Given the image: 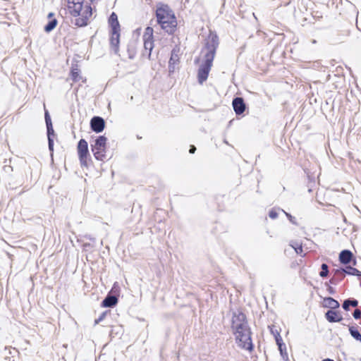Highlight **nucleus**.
Masks as SVG:
<instances>
[{
    "instance_id": "obj_1",
    "label": "nucleus",
    "mask_w": 361,
    "mask_h": 361,
    "mask_svg": "<svg viewBox=\"0 0 361 361\" xmlns=\"http://www.w3.org/2000/svg\"><path fill=\"white\" fill-rule=\"evenodd\" d=\"M231 329L238 345L243 349L251 351L253 349L251 331L244 313L241 312L233 313Z\"/></svg>"
},
{
    "instance_id": "obj_2",
    "label": "nucleus",
    "mask_w": 361,
    "mask_h": 361,
    "mask_svg": "<svg viewBox=\"0 0 361 361\" xmlns=\"http://www.w3.org/2000/svg\"><path fill=\"white\" fill-rule=\"evenodd\" d=\"M219 44V37L216 33L210 31L201 51L203 54V61L197 73L200 83H203L208 78Z\"/></svg>"
},
{
    "instance_id": "obj_3",
    "label": "nucleus",
    "mask_w": 361,
    "mask_h": 361,
    "mask_svg": "<svg viewBox=\"0 0 361 361\" xmlns=\"http://www.w3.org/2000/svg\"><path fill=\"white\" fill-rule=\"evenodd\" d=\"M156 17L161 29L169 35L174 33L177 21L173 11L168 5H161L158 7L156 10Z\"/></svg>"
},
{
    "instance_id": "obj_4",
    "label": "nucleus",
    "mask_w": 361,
    "mask_h": 361,
    "mask_svg": "<svg viewBox=\"0 0 361 361\" xmlns=\"http://www.w3.org/2000/svg\"><path fill=\"white\" fill-rule=\"evenodd\" d=\"M109 25L111 29L110 44L113 51L117 54L119 50L120 24L116 13L112 12L109 18Z\"/></svg>"
},
{
    "instance_id": "obj_5",
    "label": "nucleus",
    "mask_w": 361,
    "mask_h": 361,
    "mask_svg": "<svg viewBox=\"0 0 361 361\" xmlns=\"http://www.w3.org/2000/svg\"><path fill=\"white\" fill-rule=\"evenodd\" d=\"M106 137L104 135L99 136L91 145V149L96 159L103 161L106 159Z\"/></svg>"
},
{
    "instance_id": "obj_6",
    "label": "nucleus",
    "mask_w": 361,
    "mask_h": 361,
    "mask_svg": "<svg viewBox=\"0 0 361 361\" xmlns=\"http://www.w3.org/2000/svg\"><path fill=\"white\" fill-rule=\"evenodd\" d=\"M154 30L151 27H147L143 35L144 50L142 53L143 57L151 59L152 51L154 48L153 39Z\"/></svg>"
},
{
    "instance_id": "obj_7",
    "label": "nucleus",
    "mask_w": 361,
    "mask_h": 361,
    "mask_svg": "<svg viewBox=\"0 0 361 361\" xmlns=\"http://www.w3.org/2000/svg\"><path fill=\"white\" fill-rule=\"evenodd\" d=\"M78 154L82 167L87 166L88 144L85 139H80L78 143Z\"/></svg>"
},
{
    "instance_id": "obj_8",
    "label": "nucleus",
    "mask_w": 361,
    "mask_h": 361,
    "mask_svg": "<svg viewBox=\"0 0 361 361\" xmlns=\"http://www.w3.org/2000/svg\"><path fill=\"white\" fill-rule=\"evenodd\" d=\"M92 7L90 5L82 6L80 14L75 20L74 25L78 27H84L87 25L88 19L92 16Z\"/></svg>"
},
{
    "instance_id": "obj_9",
    "label": "nucleus",
    "mask_w": 361,
    "mask_h": 361,
    "mask_svg": "<svg viewBox=\"0 0 361 361\" xmlns=\"http://www.w3.org/2000/svg\"><path fill=\"white\" fill-rule=\"evenodd\" d=\"M44 118L47 130V138H48V147L50 152H53L54 151V139L53 136H54V130L53 128L51 120L50 115L47 110L45 109L44 112Z\"/></svg>"
},
{
    "instance_id": "obj_10",
    "label": "nucleus",
    "mask_w": 361,
    "mask_h": 361,
    "mask_svg": "<svg viewBox=\"0 0 361 361\" xmlns=\"http://www.w3.org/2000/svg\"><path fill=\"white\" fill-rule=\"evenodd\" d=\"M68 8L73 16H78L82 11L84 0H67Z\"/></svg>"
},
{
    "instance_id": "obj_11",
    "label": "nucleus",
    "mask_w": 361,
    "mask_h": 361,
    "mask_svg": "<svg viewBox=\"0 0 361 361\" xmlns=\"http://www.w3.org/2000/svg\"><path fill=\"white\" fill-rule=\"evenodd\" d=\"M105 127V121L100 116H94L90 121L91 130L97 133L102 132Z\"/></svg>"
},
{
    "instance_id": "obj_12",
    "label": "nucleus",
    "mask_w": 361,
    "mask_h": 361,
    "mask_svg": "<svg viewBox=\"0 0 361 361\" xmlns=\"http://www.w3.org/2000/svg\"><path fill=\"white\" fill-rule=\"evenodd\" d=\"M233 108L237 115L242 114L245 110V104L242 97H237L232 102Z\"/></svg>"
},
{
    "instance_id": "obj_13",
    "label": "nucleus",
    "mask_w": 361,
    "mask_h": 361,
    "mask_svg": "<svg viewBox=\"0 0 361 361\" xmlns=\"http://www.w3.org/2000/svg\"><path fill=\"white\" fill-rule=\"evenodd\" d=\"M325 318L326 320L331 323L333 322H339L343 320L342 316L339 314V312L329 310L325 313Z\"/></svg>"
},
{
    "instance_id": "obj_14",
    "label": "nucleus",
    "mask_w": 361,
    "mask_h": 361,
    "mask_svg": "<svg viewBox=\"0 0 361 361\" xmlns=\"http://www.w3.org/2000/svg\"><path fill=\"white\" fill-rule=\"evenodd\" d=\"M118 302V298L116 296L113 295H107L106 297L103 300L102 306L104 307H112L115 306Z\"/></svg>"
},
{
    "instance_id": "obj_15",
    "label": "nucleus",
    "mask_w": 361,
    "mask_h": 361,
    "mask_svg": "<svg viewBox=\"0 0 361 361\" xmlns=\"http://www.w3.org/2000/svg\"><path fill=\"white\" fill-rule=\"evenodd\" d=\"M353 253L351 251L348 250H343L341 252L339 255V260L341 263L343 264H348L350 262L352 257H353Z\"/></svg>"
},
{
    "instance_id": "obj_16",
    "label": "nucleus",
    "mask_w": 361,
    "mask_h": 361,
    "mask_svg": "<svg viewBox=\"0 0 361 361\" xmlns=\"http://www.w3.org/2000/svg\"><path fill=\"white\" fill-rule=\"evenodd\" d=\"M324 307L330 308L331 310H335L339 307V302L331 297H327L324 299Z\"/></svg>"
},
{
    "instance_id": "obj_17",
    "label": "nucleus",
    "mask_w": 361,
    "mask_h": 361,
    "mask_svg": "<svg viewBox=\"0 0 361 361\" xmlns=\"http://www.w3.org/2000/svg\"><path fill=\"white\" fill-rule=\"evenodd\" d=\"M344 270L343 268L336 269L333 271L334 276L330 279V283L332 284H337L339 281H341L345 277V273H338L337 271Z\"/></svg>"
},
{
    "instance_id": "obj_18",
    "label": "nucleus",
    "mask_w": 361,
    "mask_h": 361,
    "mask_svg": "<svg viewBox=\"0 0 361 361\" xmlns=\"http://www.w3.org/2000/svg\"><path fill=\"white\" fill-rule=\"evenodd\" d=\"M337 272L340 274L345 273V275L348 274L361 277V271L350 266L346 267L345 269H344V270L337 271Z\"/></svg>"
},
{
    "instance_id": "obj_19",
    "label": "nucleus",
    "mask_w": 361,
    "mask_h": 361,
    "mask_svg": "<svg viewBox=\"0 0 361 361\" xmlns=\"http://www.w3.org/2000/svg\"><path fill=\"white\" fill-rule=\"evenodd\" d=\"M357 305L358 301L356 299L350 298L345 300L342 304V307L345 311H348L350 310V306L355 307Z\"/></svg>"
},
{
    "instance_id": "obj_20",
    "label": "nucleus",
    "mask_w": 361,
    "mask_h": 361,
    "mask_svg": "<svg viewBox=\"0 0 361 361\" xmlns=\"http://www.w3.org/2000/svg\"><path fill=\"white\" fill-rule=\"evenodd\" d=\"M57 23L58 21L56 18H52L49 20L48 23L44 26V31L47 32H50L56 27Z\"/></svg>"
},
{
    "instance_id": "obj_21",
    "label": "nucleus",
    "mask_w": 361,
    "mask_h": 361,
    "mask_svg": "<svg viewBox=\"0 0 361 361\" xmlns=\"http://www.w3.org/2000/svg\"><path fill=\"white\" fill-rule=\"evenodd\" d=\"M349 332L353 338H354L355 340L361 342V334L357 329V328H355L354 326H350Z\"/></svg>"
},
{
    "instance_id": "obj_22",
    "label": "nucleus",
    "mask_w": 361,
    "mask_h": 361,
    "mask_svg": "<svg viewBox=\"0 0 361 361\" xmlns=\"http://www.w3.org/2000/svg\"><path fill=\"white\" fill-rule=\"evenodd\" d=\"M279 350L280 351L281 356L284 361L288 360V355L286 350V346L285 344H279Z\"/></svg>"
},
{
    "instance_id": "obj_23",
    "label": "nucleus",
    "mask_w": 361,
    "mask_h": 361,
    "mask_svg": "<svg viewBox=\"0 0 361 361\" xmlns=\"http://www.w3.org/2000/svg\"><path fill=\"white\" fill-rule=\"evenodd\" d=\"M179 62V56L177 51L175 49H173L171 51V57L169 61V63L171 64H178Z\"/></svg>"
},
{
    "instance_id": "obj_24",
    "label": "nucleus",
    "mask_w": 361,
    "mask_h": 361,
    "mask_svg": "<svg viewBox=\"0 0 361 361\" xmlns=\"http://www.w3.org/2000/svg\"><path fill=\"white\" fill-rule=\"evenodd\" d=\"M80 70L78 68L73 67L71 69V78L73 80L78 81L79 80L80 75H79Z\"/></svg>"
},
{
    "instance_id": "obj_25",
    "label": "nucleus",
    "mask_w": 361,
    "mask_h": 361,
    "mask_svg": "<svg viewBox=\"0 0 361 361\" xmlns=\"http://www.w3.org/2000/svg\"><path fill=\"white\" fill-rule=\"evenodd\" d=\"M322 271L319 272V276L322 278L326 277L329 274V267L326 264H322L321 266Z\"/></svg>"
},
{
    "instance_id": "obj_26",
    "label": "nucleus",
    "mask_w": 361,
    "mask_h": 361,
    "mask_svg": "<svg viewBox=\"0 0 361 361\" xmlns=\"http://www.w3.org/2000/svg\"><path fill=\"white\" fill-rule=\"evenodd\" d=\"M107 312H102L100 316L94 320V325L98 324L100 322H102L106 317Z\"/></svg>"
},
{
    "instance_id": "obj_27",
    "label": "nucleus",
    "mask_w": 361,
    "mask_h": 361,
    "mask_svg": "<svg viewBox=\"0 0 361 361\" xmlns=\"http://www.w3.org/2000/svg\"><path fill=\"white\" fill-rule=\"evenodd\" d=\"M275 340H276V344L278 346L279 345V344H285L283 342L281 336H280L279 333H278V332H276V334L275 335Z\"/></svg>"
},
{
    "instance_id": "obj_28",
    "label": "nucleus",
    "mask_w": 361,
    "mask_h": 361,
    "mask_svg": "<svg viewBox=\"0 0 361 361\" xmlns=\"http://www.w3.org/2000/svg\"><path fill=\"white\" fill-rule=\"evenodd\" d=\"M275 340H276V344L278 346L279 345V344H285L283 342L281 336H280L279 333H278V332H276V334L275 335Z\"/></svg>"
},
{
    "instance_id": "obj_29",
    "label": "nucleus",
    "mask_w": 361,
    "mask_h": 361,
    "mask_svg": "<svg viewBox=\"0 0 361 361\" xmlns=\"http://www.w3.org/2000/svg\"><path fill=\"white\" fill-rule=\"evenodd\" d=\"M354 319H359L361 318V311L359 309H355L353 313Z\"/></svg>"
},
{
    "instance_id": "obj_30",
    "label": "nucleus",
    "mask_w": 361,
    "mask_h": 361,
    "mask_svg": "<svg viewBox=\"0 0 361 361\" xmlns=\"http://www.w3.org/2000/svg\"><path fill=\"white\" fill-rule=\"evenodd\" d=\"M269 216L272 219H275L278 216V213L276 211L271 209L269 213Z\"/></svg>"
},
{
    "instance_id": "obj_31",
    "label": "nucleus",
    "mask_w": 361,
    "mask_h": 361,
    "mask_svg": "<svg viewBox=\"0 0 361 361\" xmlns=\"http://www.w3.org/2000/svg\"><path fill=\"white\" fill-rule=\"evenodd\" d=\"M297 254H301L302 252V247L300 245H296L295 246L292 245Z\"/></svg>"
},
{
    "instance_id": "obj_32",
    "label": "nucleus",
    "mask_w": 361,
    "mask_h": 361,
    "mask_svg": "<svg viewBox=\"0 0 361 361\" xmlns=\"http://www.w3.org/2000/svg\"><path fill=\"white\" fill-rule=\"evenodd\" d=\"M176 65L177 64L169 63V74H171V73L175 72L176 68Z\"/></svg>"
},
{
    "instance_id": "obj_33",
    "label": "nucleus",
    "mask_w": 361,
    "mask_h": 361,
    "mask_svg": "<svg viewBox=\"0 0 361 361\" xmlns=\"http://www.w3.org/2000/svg\"><path fill=\"white\" fill-rule=\"evenodd\" d=\"M286 215V216L288 218V219L290 220V221L293 224H296V222H295V217L292 216L290 214L287 213V212H285L283 210H282Z\"/></svg>"
},
{
    "instance_id": "obj_34",
    "label": "nucleus",
    "mask_w": 361,
    "mask_h": 361,
    "mask_svg": "<svg viewBox=\"0 0 361 361\" xmlns=\"http://www.w3.org/2000/svg\"><path fill=\"white\" fill-rule=\"evenodd\" d=\"M326 285L327 286V291L329 292V293L331 294V295L335 294V293H336L335 289L333 287L328 286L327 283H326Z\"/></svg>"
},
{
    "instance_id": "obj_35",
    "label": "nucleus",
    "mask_w": 361,
    "mask_h": 361,
    "mask_svg": "<svg viewBox=\"0 0 361 361\" xmlns=\"http://www.w3.org/2000/svg\"><path fill=\"white\" fill-rule=\"evenodd\" d=\"M321 66L319 61H317L312 63V67L315 69H318Z\"/></svg>"
},
{
    "instance_id": "obj_36",
    "label": "nucleus",
    "mask_w": 361,
    "mask_h": 361,
    "mask_svg": "<svg viewBox=\"0 0 361 361\" xmlns=\"http://www.w3.org/2000/svg\"><path fill=\"white\" fill-rule=\"evenodd\" d=\"M314 85H319V86H322V83H321L319 81H315L312 84H310V89H312V88H314V87L313 86Z\"/></svg>"
},
{
    "instance_id": "obj_37",
    "label": "nucleus",
    "mask_w": 361,
    "mask_h": 361,
    "mask_svg": "<svg viewBox=\"0 0 361 361\" xmlns=\"http://www.w3.org/2000/svg\"><path fill=\"white\" fill-rule=\"evenodd\" d=\"M195 150H196V147L194 145H191L190 148V150H189V152L190 154H193V153H195Z\"/></svg>"
},
{
    "instance_id": "obj_38",
    "label": "nucleus",
    "mask_w": 361,
    "mask_h": 361,
    "mask_svg": "<svg viewBox=\"0 0 361 361\" xmlns=\"http://www.w3.org/2000/svg\"><path fill=\"white\" fill-rule=\"evenodd\" d=\"M54 16V13L51 12L48 14L47 17L49 20L52 19L53 18V16Z\"/></svg>"
},
{
    "instance_id": "obj_39",
    "label": "nucleus",
    "mask_w": 361,
    "mask_h": 361,
    "mask_svg": "<svg viewBox=\"0 0 361 361\" xmlns=\"http://www.w3.org/2000/svg\"><path fill=\"white\" fill-rule=\"evenodd\" d=\"M85 238L90 239V240H94V238H92L90 235H85Z\"/></svg>"
},
{
    "instance_id": "obj_40",
    "label": "nucleus",
    "mask_w": 361,
    "mask_h": 361,
    "mask_svg": "<svg viewBox=\"0 0 361 361\" xmlns=\"http://www.w3.org/2000/svg\"><path fill=\"white\" fill-rule=\"evenodd\" d=\"M322 361H334L333 360L330 359V358H326V359H324Z\"/></svg>"
},
{
    "instance_id": "obj_41",
    "label": "nucleus",
    "mask_w": 361,
    "mask_h": 361,
    "mask_svg": "<svg viewBox=\"0 0 361 361\" xmlns=\"http://www.w3.org/2000/svg\"><path fill=\"white\" fill-rule=\"evenodd\" d=\"M129 58H130V59H133V55L130 54V55H129Z\"/></svg>"
}]
</instances>
